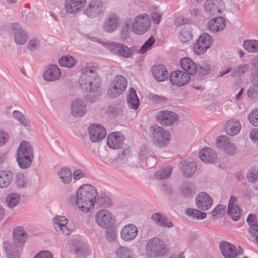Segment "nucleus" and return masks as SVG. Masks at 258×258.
Wrapping results in <instances>:
<instances>
[{"label": "nucleus", "mask_w": 258, "mask_h": 258, "mask_svg": "<svg viewBox=\"0 0 258 258\" xmlns=\"http://www.w3.org/2000/svg\"><path fill=\"white\" fill-rule=\"evenodd\" d=\"M61 76V71L57 65L48 66L43 74L44 79L47 81H54L58 80Z\"/></svg>", "instance_id": "a878e982"}, {"label": "nucleus", "mask_w": 258, "mask_h": 258, "mask_svg": "<svg viewBox=\"0 0 258 258\" xmlns=\"http://www.w3.org/2000/svg\"><path fill=\"white\" fill-rule=\"evenodd\" d=\"M15 183L19 188H24L26 186V179L23 174L19 173L16 175Z\"/></svg>", "instance_id": "6e6d98bb"}, {"label": "nucleus", "mask_w": 258, "mask_h": 258, "mask_svg": "<svg viewBox=\"0 0 258 258\" xmlns=\"http://www.w3.org/2000/svg\"><path fill=\"white\" fill-rule=\"evenodd\" d=\"M53 224L57 232L68 235L71 233V230L67 226L68 220L64 216H56L53 219Z\"/></svg>", "instance_id": "a211bd4d"}, {"label": "nucleus", "mask_w": 258, "mask_h": 258, "mask_svg": "<svg viewBox=\"0 0 258 258\" xmlns=\"http://www.w3.org/2000/svg\"><path fill=\"white\" fill-rule=\"evenodd\" d=\"M241 129L240 122L235 119L228 121L225 127L226 133L229 136H235L238 134Z\"/></svg>", "instance_id": "c9c22d12"}, {"label": "nucleus", "mask_w": 258, "mask_h": 258, "mask_svg": "<svg viewBox=\"0 0 258 258\" xmlns=\"http://www.w3.org/2000/svg\"><path fill=\"white\" fill-rule=\"evenodd\" d=\"M95 205L99 207L107 208L112 205V201L109 197L105 195H101L96 197Z\"/></svg>", "instance_id": "58836bf2"}, {"label": "nucleus", "mask_w": 258, "mask_h": 258, "mask_svg": "<svg viewBox=\"0 0 258 258\" xmlns=\"http://www.w3.org/2000/svg\"><path fill=\"white\" fill-rule=\"evenodd\" d=\"M219 247L220 251L225 258H235L243 252V249L240 246L237 249L233 244L225 241L221 242Z\"/></svg>", "instance_id": "f8f14e48"}, {"label": "nucleus", "mask_w": 258, "mask_h": 258, "mask_svg": "<svg viewBox=\"0 0 258 258\" xmlns=\"http://www.w3.org/2000/svg\"><path fill=\"white\" fill-rule=\"evenodd\" d=\"M200 159L206 163H213L217 159L215 152L211 148H204L199 152Z\"/></svg>", "instance_id": "473e14b6"}, {"label": "nucleus", "mask_w": 258, "mask_h": 258, "mask_svg": "<svg viewBox=\"0 0 258 258\" xmlns=\"http://www.w3.org/2000/svg\"><path fill=\"white\" fill-rule=\"evenodd\" d=\"M12 28L15 31L14 38L16 44L22 45L27 40L28 35L25 30L18 23H13Z\"/></svg>", "instance_id": "b1692460"}, {"label": "nucleus", "mask_w": 258, "mask_h": 258, "mask_svg": "<svg viewBox=\"0 0 258 258\" xmlns=\"http://www.w3.org/2000/svg\"><path fill=\"white\" fill-rule=\"evenodd\" d=\"M155 39L154 37H150L141 47L139 50L140 53L141 54H144L148 50L150 49L152 45L155 43Z\"/></svg>", "instance_id": "603ef678"}, {"label": "nucleus", "mask_w": 258, "mask_h": 258, "mask_svg": "<svg viewBox=\"0 0 258 258\" xmlns=\"http://www.w3.org/2000/svg\"><path fill=\"white\" fill-rule=\"evenodd\" d=\"M186 215L192 219L202 220L206 218V213L198 209L188 208L185 211Z\"/></svg>", "instance_id": "a19ab883"}, {"label": "nucleus", "mask_w": 258, "mask_h": 258, "mask_svg": "<svg viewBox=\"0 0 258 258\" xmlns=\"http://www.w3.org/2000/svg\"><path fill=\"white\" fill-rule=\"evenodd\" d=\"M151 100L155 103L162 104L167 101V99L163 96L157 95H153L151 96Z\"/></svg>", "instance_id": "bf43d9fd"}, {"label": "nucleus", "mask_w": 258, "mask_h": 258, "mask_svg": "<svg viewBox=\"0 0 258 258\" xmlns=\"http://www.w3.org/2000/svg\"><path fill=\"white\" fill-rule=\"evenodd\" d=\"M191 38L192 34L189 30L184 29L180 31L179 38L181 41L185 42L190 40Z\"/></svg>", "instance_id": "5fc2aeb1"}, {"label": "nucleus", "mask_w": 258, "mask_h": 258, "mask_svg": "<svg viewBox=\"0 0 258 258\" xmlns=\"http://www.w3.org/2000/svg\"><path fill=\"white\" fill-rule=\"evenodd\" d=\"M13 179V174L10 171H0V187H7Z\"/></svg>", "instance_id": "ea45409f"}, {"label": "nucleus", "mask_w": 258, "mask_h": 258, "mask_svg": "<svg viewBox=\"0 0 258 258\" xmlns=\"http://www.w3.org/2000/svg\"><path fill=\"white\" fill-rule=\"evenodd\" d=\"M138 233L137 226L128 224L124 226L120 232L121 238L125 241H130L134 239Z\"/></svg>", "instance_id": "412c9836"}, {"label": "nucleus", "mask_w": 258, "mask_h": 258, "mask_svg": "<svg viewBox=\"0 0 258 258\" xmlns=\"http://www.w3.org/2000/svg\"><path fill=\"white\" fill-rule=\"evenodd\" d=\"M20 201V195L15 192L8 194L6 198V204L10 208L15 207L19 203Z\"/></svg>", "instance_id": "79ce46f5"}, {"label": "nucleus", "mask_w": 258, "mask_h": 258, "mask_svg": "<svg viewBox=\"0 0 258 258\" xmlns=\"http://www.w3.org/2000/svg\"><path fill=\"white\" fill-rule=\"evenodd\" d=\"M151 218L155 224L161 227L169 228L173 227L172 222L161 213H156L152 214Z\"/></svg>", "instance_id": "72a5a7b5"}, {"label": "nucleus", "mask_w": 258, "mask_h": 258, "mask_svg": "<svg viewBox=\"0 0 258 258\" xmlns=\"http://www.w3.org/2000/svg\"><path fill=\"white\" fill-rule=\"evenodd\" d=\"M95 217L97 224L103 228H109L112 226L115 221V216L106 209H101L97 211Z\"/></svg>", "instance_id": "1a4fd4ad"}, {"label": "nucleus", "mask_w": 258, "mask_h": 258, "mask_svg": "<svg viewBox=\"0 0 258 258\" xmlns=\"http://www.w3.org/2000/svg\"><path fill=\"white\" fill-rule=\"evenodd\" d=\"M9 139L8 134L4 131H0V147L6 144Z\"/></svg>", "instance_id": "052dcab7"}, {"label": "nucleus", "mask_w": 258, "mask_h": 258, "mask_svg": "<svg viewBox=\"0 0 258 258\" xmlns=\"http://www.w3.org/2000/svg\"><path fill=\"white\" fill-rule=\"evenodd\" d=\"M180 64L182 69L188 74L194 75L197 71L196 63L189 58H182L180 61Z\"/></svg>", "instance_id": "e433bc0d"}, {"label": "nucleus", "mask_w": 258, "mask_h": 258, "mask_svg": "<svg viewBox=\"0 0 258 258\" xmlns=\"http://www.w3.org/2000/svg\"><path fill=\"white\" fill-rule=\"evenodd\" d=\"M249 66L248 64H241L235 67L239 76L244 74L248 69Z\"/></svg>", "instance_id": "0e129e2a"}, {"label": "nucleus", "mask_w": 258, "mask_h": 258, "mask_svg": "<svg viewBox=\"0 0 258 258\" xmlns=\"http://www.w3.org/2000/svg\"><path fill=\"white\" fill-rule=\"evenodd\" d=\"M180 167L182 174L185 177H191L196 173L197 167L194 161H184L181 162Z\"/></svg>", "instance_id": "2f4dec72"}, {"label": "nucleus", "mask_w": 258, "mask_h": 258, "mask_svg": "<svg viewBox=\"0 0 258 258\" xmlns=\"http://www.w3.org/2000/svg\"><path fill=\"white\" fill-rule=\"evenodd\" d=\"M13 242L12 243L22 246L27 240V233L25 229L21 226L15 228L13 232Z\"/></svg>", "instance_id": "bb28decb"}, {"label": "nucleus", "mask_w": 258, "mask_h": 258, "mask_svg": "<svg viewBox=\"0 0 258 258\" xmlns=\"http://www.w3.org/2000/svg\"><path fill=\"white\" fill-rule=\"evenodd\" d=\"M247 180L252 183L258 180V172L255 169H252L248 172L246 176Z\"/></svg>", "instance_id": "4d7b16f0"}, {"label": "nucleus", "mask_w": 258, "mask_h": 258, "mask_svg": "<svg viewBox=\"0 0 258 258\" xmlns=\"http://www.w3.org/2000/svg\"><path fill=\"white\" fill-rule=\"evenodd\" d=\"M146 250L151 256H163L168 252L164 242L158 238L151 239L148 242Z\"/></svg>", "instance_id": "423d86ee"}, {"label": "nucleus", "mask_w": 258, "mask_h": 258, "mask_svg": "<svg viewBox=\"0 0 258 258\" xmlns=\"http://www.w3.org/2000/svg\"><path fill=\"white\" fill-rule=\"evenodd\" d=\"M190 79V76L187 73L177 70L171 73L170 81L173 85L180 87L187 84Z\"/></svg>", "instance_id": "2eb2a0df"}, {"label": "nucleus", "mask_w": 258, "mask_h": 258, "mask_svg": "<svg viewBox=\"0 0 258 258\" xmlns=\"http://www.w3.org/2000/svg\"><path fill=\"white\" fill-rule=\"evenodd\" d=\"M172 168L170 166H166L161 168L155 173V176L159 179L168 178L171 175Z\"/></svg>", "instance_id": "37998d69"}, {"label": "nucleus", "mask_w": 258, "mask_h": 258, "mask_svg": "<svg viewBox=\"0 0 258 258\" xmlns=\"http://www.w3.org/2000/svg\"><path fill=\"white\" fill-rule=\"evenodd\" d=\"M213 201L211 196L205 192L199 193L196 198L197 208L202 211H206L211 208Z\"/></svg>", "instance_id": "f3484780"}, {"label": "nucleus", "mask_w": 258, "mask_h": 258, "mask_svg": "<svg viewBox=\"0 0 258 258\" xmlns=\"http://www.w3.org/2000/svg\"><path fill=\"white\" fill-rule=\"evenodd\" d=\"M86 3V0H66L64 8L67 13L74 14L82 9Z\"/></svg>", "instance_id": "cd10ccee"}, {"label": "nucleus", "mask_w": 258, "mask_h": 258, "mask_svg": "<svg viewBox=\"0 0 258 258\" xmlns=\"http://www.w3.org/2000/svg\"><path fill=\"white\" fill-rule=\"evenodd\" d=\"M210 70L209 65L206 63H202L201 64L199 69L200 74L202 75H205L208 74Z\"/></svg>", "instance_id": "e2e57ef3"}, {"label": "nucleus", "mask_w": 258, "mask_h": 258, "mask_svg": "<svg viewBox=\"0 0 258 258\" xmlns=\"http://www.w3.org/2000/svg\"><path fill=\"white\" fill-rule=\"evenodd\" d=\"M72 249L78 256L85 257L89 254L90 249L85 243L80 240L74 239L72 241Z\"/></svg>", "instance_id": "aec40b11"}, {"label": "nucleus", "mask_w": 258, "mask_h": 258, "mask_svg": "<svg viewBox=\"0 0 258 258\" xmlns=\"http://www.w3.org/2000/svg\"><path fill=\"white\" fill-rule=\"evenodd\" d=\"M33 158V149L30 143L23 141L19 145L17 154V160L19 167L26 169L31 164Z\"/></svg>", "instance_id": "7ed1b4c3"}, {"label": "nucleus", "mask_w": 258, "mask_h": 258, "mask_svg": "<svg viewBox=\"0 0 258 258\" xmlns=\"http://www.w3.org/2000/svg\"><path fill=\"white\" fill-rule=\"evenodd\" d=\"M157 122L163 126H170L178 121V116L174 112L168 110L159 111L156 115Z\"/></svg>", "instance_id": "ddd939ff"}, {"label": "nucleus", "mask_w": 258, "mask_h": 258, "mask_svg": "<svg viewBox=\"0 0 258 258\" xmlns=\"http://www.w3.org/2000/svg\"><path fill=\"white\" fill-rule=\"evenodd\" d=\"M244 49L250 52L258 53V41L245 40L243 44Z\"/></svg>", "instance_id": "a18cd8bd"}, {"label": "nucleus", "mask_w": 258, "mask_h": 258, "mask_svg": "<svg viewBox=\"0 0 258 258\" xmlns=\"http://www.w3.org/2000/svg\"><path fill=\"white\" fill-rule=\"evenodd\" d=\"M107 48L113 54L124 58H131L133 51L127 46L116 42H112L107 44Z\"/></svg>", "instance_id": "9b49d317"}, {"label": "nucleus", "mask_w": 258, "mask_h": 258, "mask_svg": "<svg viewBox=\"0 0 258 258\" xmlns=\"http://www.w3.org/2000/svg\"><path fill=\"white\" fill-rule=\"evenodd\" d=\"M58 175L61 181L65 183H69L72 179V172L67 167L62 168L58 173Z\"/></svg>", "instance_id": "c03bdc74"}, {"label": "nucleus", "mask_w": 258, "mask_h": 258, "mask_svg": "<svg viewBox=\"0 0 258 258\" xmlns=\"http://www.w3.org/2000/svg\"><path fill=\"white\" fill-rule=\"evenodd\" d=\"M40 47L39 40L36 37L31 38L27 43V49L30 51L38 50Z\"/></svg>", "instance_id": "09e8293b"}, {"label": "nucleus", "mask_w": 258, "mask_h": 258, "mask_svg": "<svg viewBox=\"0 0 258 258\" xmlns=\"http://www.w3.org/2000/svg\"><path fill=\"white\" fill-rule=\"evenodd\" d=\"M127 103L128 106L133 109H136L138 108L139 99L136 90L133 88L130 89V93L127 97Z\"/></svg>", "instance_id": "4c0bfd02"}, {"label": "nucleus", "mask_w": 258, "mask_h": 258, "mask_svg": "<svg viewBox=\"0 0 258 258\" xmlns=\"http://www.w3.org/2000/svg\"><path fill=\"white\" fill-rule=\"evenodd\" d=\"M127 82L122 75H117L110 85L107 90V95L111 98L121 94L126 88Z\"/></svg>", "instance_id": "0eeeda50"}, {"label": "nucleus", "mask_w": 258, "mask_h": 258, "mask_svg": "<svg viewBox=\"0 0 258 258\" xmlns=\"http://www.w3.org/2000/svg\"><path fill=\"white\" fill-rule=\"evenodd\" d=\"M250 139L255 143H258V129L254 128L250 133Z\"/></svg>", "instance_id": "774afa93"}, {"label": "nucleus", "mask_w": 258, "mask_h": 258, "mask_svg": "<svg viewBox=\"0 0 258 258\" xmlns=\"http://www.w3.org/2000/svg\"><path fill=\"white\" fill-rule=\"evenodd\" d=\"M227 214L233 221H237L240 215V209L238 206L228 208Z\"/></svg>", "instance_id": "8fccbe9b"}, {"label": "nucleus", "mask_w": 258, "mask_h": 258, "mask_svg": "<svg viewBox=\"0 0 258 258\" xmlns=\"http://www.w3.org/2000/svg\"><path fill=\"white\" fill-rule=\"evenodd\" d=\"M104 11L105 7L101 0H91L83 10V13L89 18H94L102 14Z\"/></svg>", "instance_id": "6e6552de"}, {"label": "nucleus", "mask_w": 258, "mask_h": 258, "mask_svg": "<svg viewBox=\"0 0 258 258\" xmlns=\"http://www.w3.org/2000/svg\"><path fill=\"white\" fill-rule=\"evenodd\" d=\"M248 118L253 126H258V109L252 110L249 114Z\"/></svg>", "instance_id": "864d4df0"}, {"label": "nucleus", "mask_w": 258, "mask_h": 258, "mask_svg": "<svg viewBox=\"0 0 258 258\" xmlns=\"http://www.w3.org/2000/svg\"><path fill=\"white\" fill-rule=\"evenodd\" d=\"M153 75L157 81L163 82L167 79L169 74L165 67L159 64L153 67Z\"/></svg>", "instance_id": "f704fd0d"}, {"label": "nucleus", "mask_w": 258, "mask_h": 258, "mask_svg": "<svg viewBox=\"0 0 258 258\" xmlns=\"http://www.w3.org/2000/svg\"><path fill=\"white\" fill-rule=\"evenodd\" d=\"M258 94V84H254L250 87L247 92V96L253 98Z\"/></svg>", "instance_id": "13d9d810"}, {"label": "nucleus", "mask_w": 258, "mask_h": 258, "mask_svg": "<svg viewBox=\"0 0 258 258\" xmlns=\"http://www.w3.org/2000/svg\"><path fill=\"white\" fill-rule=\"evenodd\" d=\"M71 109L72 115L76 117L83 116L87 111L85 104L80 99H76L72 102Z\"/></svg>", "instance_id": "c756f323"}, {"label": "nucleus", "mask_w": 258, "mask_h": 258, "mask_svg": "<svg viewBox=\"0 0 258 258\" xmlns=\"http://www.w3.org/2000/svg\"><path fill=\"white\" fill-rule=\"evenodd\" d=\"M123 140V136L119 132L112 133L107 137V145L111 149H119L122 147Z\"/></svg>", "instance_id": "4be33fe9"}, {"label": "nucleus", "mask_w": 258, "mask_h": 258, "mask_svg": "<svg viewBox=\"0 0 258 258\" xmlns=\"http://www.w3.org/2000/svg\"><path fill=\"white\" fill-rule=\"evenodd\" d=\"M89 137L93 142H98L103 139L106 135V132L105 128L100 124H94L88 128Z\"/></svg>", "instance_id": "dca6fc26"}, {"label": "nucleus", "mask_w": 258, "mask_h": 258, "mask_svg": "<svg viewBox=\"0 0 258 258\" xmlns=\"http://www.w3.org/2000/svg\"><path fill=\"white\" fill-rule=\"evenodd\" d=\"M152 141L154 145L158 147L166 146L171 139L170 133L157 124H154L150 127Z\"/></svg>", "instance_id": "20e7f679"}, {"label": "nucleus", "mask_w": 258, "mask_h": 258, "mask_svg": "<svg viewBox=\"0 0 258 258\" xmlns=\"http://www.w3.org/2000/svg\"><path fill=\"white\" fill-rule=\"evenodd\" d=\"M96 69L94 67L84 68L79 80L80 88L88 93L86 98L90 102L96 100L101 86V79L98 75Z\"/></svg>", "instance_id": "f257e3e1"}, {"label": "nucleus", "mask_w": 258, "mask_h": 258, "mask_svg": "<svg viewBox=\"0 0 258 258\" xmlns=\"http://www.w3.org/2000/svg\"><path fill=\"white\" fill-rule=\"evenodd\" d=\"M96 188L91 184H84L80 187L76 194V203L82 211L88 212L94 207L97 197Z\"/></svg>", "instance_id": "f03ea898"}, {"label": "nucleus", "mask_w": 258, "mask_h": 258, "mask_svg": "<svg viewBox=\"0 0 258 258\" xmlns=\"http://www.w3.org/2000/svg\"><path fill=\"white\" fill-rule=\"evenodd\" d=\"M250 228L248 232L252 237H254L256 232L258 231V224L255 223L254 224H249Z\"/></svg>", "instance_id": "69168bd1"}, {"label": "nucleus", "mask_w": 258, "mask_h": 258, "mask_svg": "<svg viewBox=\"0 0 258 258\" xmlns=\"http://www.w3.org/2000/svg\"><path fill=\"white\" fill-rule=\"evenodd\" d=\"M119 20L116 15H109L105 21L102 28L107 33H112L115 31L118 26Z\"/></svg>", "instance_id": "393cba45"}, {"label": "nucleus", "mask_w": 258, "mask_h": 258, "mask_svg": "<svg viewBox=\"0 0 258 258\" xmlns=\"http://www.w3.org/2000/svg\"><path fill=\"white\" fill-rule=\"evenodd\" d=\"M59 64L68 68H72L75 64V59L72 56L68 55L62 57L58 60Z\"/></svg>", "instance_id": "49530a36"}, {"label": "nucleus", "mask_w": 258, "mask_h": 258, "mask_svg": "<svg viewBox=\"0 0 258 258\" xmlns=\"http://www.w3.org/2000/svg\"><path fill=\"white\" fill-rule=\"evenodd\" d=\"M222 0H207L205 4V11L211 15L219 14L223 8Z\"/></svg>", "instance_id": "5701e85b"}, {"label": "nucleus", "mask_w": 258, "mask_h": 258, "mask_svg": "<svg viewBox=\"0 0 258 258\" xmlns=\"http://www.w3.org/2000/svg\"><path fill=\"white\" fill-rule=\"evenodd\" d=\"M226 207L223 205H218L212 211V214L214 217L220 218L225 214L226 212Z\"/></svg>", "instance_id": "3c124183"}, {"label": "nucleus", "mask_w": 258, "mask_h": 258, "mask_svg": "<svg viewBox=\"0 0 258 258\" xmlns=\"http://www.w3.org/2000/svg\"><path fill=\"white\" fill-rule=\"evenodd\" d=\"M217 148L223 151L226 154L233 155L237 150L235 145L231 142L228 138L225 136L219 137L216 142Z\"/></svg>", "instance_id": "4468645a"}, {"label": "nucleus", "mask_w": 258, "mask_h": 258, "mask_svg": "<svg viewBox=\"0 0 258 258\" xmlns=\"http://www.w3.org/2000/svg\"><path fill=\"white\" fill-rule=\"evenodd\" d=\"M151 24L149 15L146 14H140L135 18L132 23V30L136 34L142 35L149 30Z\"/></svg>", "instance_id": "39448f33"}, {"label": "nucleus", "mask_w": 258, "mask_h": 258, "mask_svg": "<svg viewBox=\"0 0 258 258\" xmlns=\"http://www.w3.org/2000/svg\"><path fill=\"white\" fill-rule=\"evenodd\" d=\"M20 246L12 243L8 241L3 242V248L6 252L7 258H19Z\"/></svg>", "instance_id": "c85d7f7f"}, {"label": "nucleus", "mask_w": 258, "mask_h": 258, "mask_svg": "<svg viewBox=\"0 0 258 258\" xmlns=\"http://www.w3.org/2000/svg\"><path fill=\"white\" fill-rule=\"evenodd\" d=\"M116 254L117 258H132L133 257L131 250L127 247H121L117 250Z\"/></svg>", "instance_id": "de8ad7c7"}, {"label": "nucleus", "mask_w": 258, "mask_h": 258, "mask_svg": "<svg viewBox=\"0 0 258 258\" xmlns=\"http://www.w3.org/2000/svg\"><path fill=\"white\" fill-rule=\"evenodd\" d=\"M34 258H53V256L49 251L42 250L36 254Z\"/></svg>", "instance_id": "680f3d73"}, {"label": "nucleus", "mask_w": 258, "mask_h": 258, "mask_svg": "<svg viewBox=\"0 0 258 258\" xmlns=\"http://www.w3.org/2000/svg\"><path fill=\"white\" fill-rule=\"evenodd\" d=\"M213 43V38L207 33H203L194 44L193 49L195 53L200 55L204 53Z\"/></svg>", "instance_id": "9d476101"}, {"label": "nucleus", "mask_w": 258, "mask_h": 258, "mask_svg": "<svg viewBox=\"0 0 258 258\" xmlns=\"http://www.w3.org/2000/svg\"><path fill=\"white\" fill-rule=\"evenodd\" d=\"M152 20L153 23L158 24L162 17V14L157 12H153L151 15Z\"/></svg>", "instance_id": "338daca9"}, {"label": "nucleus", "mask_w": 258, "mask_h": 258, "mask_svg": "<svg viewBox=\"0 0 258 258\" xmlns=\"http://www.w3.org/2000/svg\"><path fill=\"white\" fill-rule=\"evenodd\" d=\"M226 26V21L222 17H218L209 21L208 27L212 32L223 30Z\"/></svg>", "instance_id": "7c9ffc66"}, {"label": "nucleus", "mask_w": 258, "mask_h": 258, "mask_svg": "<svg viewBox=\"0 0 258 258\" xmlns=\"http://www.w3.org/2000/svg\"><path fill=\"white\" fill-rule=\"evenodd\" d=\"M179 194L185 198L193 197L197 192L195 184L189 181H185L181 183L179 187Z\"/></svg>", "instance_id": "6ab92c4d"}]
</instances>
